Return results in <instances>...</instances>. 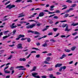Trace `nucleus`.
<instances>
[{
    "mask_svg": "<svg viewBox=\"0 0 78 78\" xmlns=\"http://www.w3.org/2000/svg\"><path fill=\"white\" fill-rule=\"evenodd\" d=\"M16 6V5H11V4H9V5H7L6 7V8H9L10 9H11L12 8H14Z\"/></svg>",
    "mask_w": 78,
    "mask_h": 78,
    "instance_id": "obj_1",
    "label": "nucleus"
},
{
    "mask_svg": "<svg viewBox=\"0 0 78 78\" xmlns=\"http://www.w3.org/2000/svg\"><path fill=\"white\" fill-rule=\"evenodd\" d=\"M36 24H34L32 25H29L26 27V28H33L34 27H35Z\"/></svg>",
    "mask_w": 78,
    "mask_h": 78,
    "instance_id": "obj_2",
    "label": "nucleus"
},
{
    "mask_svg": "<svg viewBox=\"0 0 78 78\" xmlns=\"http://www.w3.org/2000/svg\"><path fill=\"white\" fill-rule=\"evenodd\" d=\"M17 48L22 49L23 48L22 47V44L21 43H20L18 44L17 46Z\"/></svg>",
    "mask_w": 78,
    "mask_h": 78,
    "instance_id": "obj_3",
    "label": "nucleus"
},
{
    "mask_svg": "<svg viewBox=\"0 0 78 78\" xmlns=\"http://www.w3.org/2000/svg\"><path fill=\"white\" fill-rule=\"evenodd\" d=\"M59 12H60V11H59V10H57L53 12H49L48 14H54L55 13H59Z\"/></svg>",
    "mask_w": 78,
    "mask_h": 78,
    "instance_id": "obj_4",
    "label": "nucleus"
},
{
    "mask_svg": "<svg viewBox=\"0 0 78 78\" xmlns=\"http://www.w3.org/2000/svg\"><path fill=\"white\" fill-rule=\"evenodd\" d=\"M62 64H59V63H57L56 65H55V67H60L61 66H62Z\"/></svg>",
    "mask_w": 78,
    "mask_h": 78,
    "instance_id": "obj_5",
    "label": "nucleus"
},
{
    "mask_svg": "<svg viewBox=\"0 0 78 78\" xmlns=\"http://www.w3.org/2000/svg\"><path fill=\"white\" fill-rule=\"evenodd\" d=\"M14 25H15V23H13L10 26L11 28H15L17 27V26H14Z\"/></svg>",
    "mask_w": 78,
    "mask_h": 78,
    "instance_id": "obj_6",
    "label": "nucleus"
},
{
    "mask_svg": "<svg viewBox=\"0 0 78 78\" xmlns=\"http://www.w3.org/2000/svg\"><path fill=\"white\" fill-rule=\"evenodd\" d=\"M70 30H72V29H69V25L67 26L66 28H65V31H70Z\"/></svg>",
    "mask_w": 78,
    "mask_h": 78,
    "instance_id": "obj_7",
    "label": "nucleus"
},
{
    "mask_svg": "<svg viewBox=\"0 0 78 78\" xmlns=\"http://www.w3.org/2000/svg\"><path fill=\"white\" fill-rule=\"evenodd\" d=\"M44 16V13L43 12H40L39 15V17H43Z\"/></svg>",
    "mask_w": 78,
    "mask_h": 78,
    "instance_id": "obj_8",
    "label": "nucleus"
},
{
    "mask_svg": "<svg viewBox=\"0 0 78 78\" xmlns=\"http://www.w3.org/2000/svg\"><path fill=\"white\" fill-rule=\"evenodd\" d=\"M32 75L34 77H35L36 76V75H38V73L36 72H34L32 73Z\"/></svg>",
    "mask_w": 78,
    "mask_h": 78,
    "instance_id": "obj_9",
    "label": "nucleus"
},
{
    "mask_svg": "<svg viewBox=\"0 0 78 78\" xmlns=\"http://www.w3.org/2000/svg\"><path fill=\"white\" fill-rule=\"evenodd\" d=\"M55 7V6L54 5H52L50 7V8H49V10L50 11H53L54 10V9L53 8Z\"/></svg>",
    "mask_w": 78,
    "mask_h": 78,
    "instance_id": "obj_10",
    "label": "nucleus"
},
{
    "mask_svg": "<svg viewBox=\"0 0 78 78\" xmlns=\"http://www.w3.org/2000/svg\"><path fill=\"white\" fill-rule=\"evenodd\" d=\"M25 67L23 66H18L17 67H16V69H20L21 68H24Z\"/></svg>",
    "mask_w": 78,
    "mask_h": 78,
    "instance_id": "obj_11",
    "label": "nucleus"
},
{
    "mask_svg": "<svg viewBox=\"0 0 78 78\" xmlns=\"http://www.w3.org/2000/svg\"><path fill=\"white\" fill-rule=\"evenodd\" d=\"M49 78H56V77L53 76V74H50L49 75Z\"/></svg>",
    "mask_w": 78,
    "mask_h": 78,
    "instance_id": "obj_12",
    "label": "nucleus"
},
{
    "mask_svg": "<svg viewBox=\"0 0 78 78\" xmlns=\"http://www.w3.org/2000/svg\"><path fill=\"white\" fill-rule=\"evenodd\" d=\"M78 25V23H72L71 24V26H73V27H75V26H76Z\"/></svg>",
    "mask_w": 78,
    "mask_h": 78,
    "instance_id": "obj_13",
    "label": "nucleus"
},
{
    "mask_svg": "<svg viewBox=\"0 0 78 78\" xmlns=\"http://www.w3.org/2000/svg\"><path fill=\"white\" fill-rule=\"evenodd\" d=\"M76 46H73L72 48H71L72 51H74L75 50V48H76Z\"/></svg>",
    "mask_w": 78,
    "mask_h": 78,
    "instance_id": "obj_14",
    "label": "nucleus"
},
{
    "mask_svg": "<svg viewBox=\"0 0 78 78\" xmlns=\"http://www.w3.org/2000/svg\"><path fill=\"white\" fill-rule=\"evenodd\" d=\"M69 16V14L68 13H67L64 15L63 17L64 18H66V17H67Z\"/></svg>",
    "mask_w": 78,
    "mask_h": 78,
    "instance_id": "obj_15",
    "label": "nucleus"
},
{
    "mask_svg": "<svg viewBox=\"0 0 78 78\" xmlns=\"http://www.w3.org/2000/svg\"><path fill=\"white\" fill-rule=\"evenodd\" d=\"M5 73H10L11 72L10 71H8V70H6L4 71Z\"/></svg>",
    "mask_w": 78,
    "mask_h": 78,
    "instance_id": "obj_16",
    "label": "nucleus"
},
{
    "mask_svg": "<svg viewBox=\"0 0 78 78\" xmlns=\"http://www.w3.org/2000/svg\"><path fill=\"white\" fill-rule=\"evenodd\" d=\"M19 37L20 38H21V37H25V35H24L20 34L19 35Z\"/></svg>",
    "mask_w": 78,
    "mask_h": 78,
    "instance_id": "obj_17",
    "label": "nucleus"
},
{
    "mask_svg": "<svg viewBox=\"0 0 78 78\" xmlns=\"http://www.w3.org/2000/svg\"><path fill=\"white\" fill-rule=\"evenodd\" d=\"M19 16H18V17H23V16H25L22 13H21L19 15Z\"/></svg>",
    "mask_w": 78,
    "mask_h": 78,
    "instance_id": "obj_18",
    "label": "nucleus"
},
{
    "mask_svg": "<svg viewBox=\"0 0 78 78\" xmlns=\"http://www.w3.org/2000/svg\"><path fill=\"white\" fill-rule=\"evenodd\" d=\"M51 58L50 57H47V58L46 59V61H48V62H49L50 61V58Z\"/></svg>",
    "mask_w": 78,
    "mask_h": 78,
    "instance_id": "obj_19",
    "label": "nucleus"
},
{
    "mask_svg": "<svg viewBox=\"0 0 78 78\" xmlns=\"http://www.w3.org/2000/svg\"><path fill=\"white\" fill-rule=\"evenodd\" d=\"M65 51H66V52H70V49H65Z\"/></svg>",
    "mask_w": 78,
    "mask_h": 78,
    "instance_id": "obj_20",
    "label": "nucleus"
},
{
    "mask_svg": "<svg viewBox=\"0 0 78 78\" xmlns=\"http://www.w3.org/2000/svg\"><path fill=\"white\" fill-rule=\"evenodd\" d=\"M68 25L67 24H63L62 25V27H63V28H64L65 27H67V26H68Z\"/></svg>",
    "mask_w": 78,
    "mask_h": 78,
    "instance_id": "obj_21",
    "label": "nucleus"
},
{
    "mask_svg": "<svg viewBox=\"0 0 78 78\" xmlns=\"http://www.w3.org/2000/svg\"><path fill=\"white\" fill-rule=\"evenodd\" d=\"M66 2H68V3H72V2L70 0H67L66 1Z\"/></svg>",
    "mask_w": 78,
    "mask_h": 78,
    "instance_id": "obj_22",
    "label": "nucleus"
},
{
    "mask_svg": "<svg viewBox=\"0 0 78 78\" xmlns=\"http://www.w3.org/2000/svg\"><path fill=\"white\" fill-rule=\"evenodd\" d=\"M36 66H34L33 67V69L32 70H31V71H35V70L36 69Z\"/></svg>",
    "mask_w": 78,
    "mask_h": 78,
    "instance_id": "obj_23",
    "label": "nucleus"
},
{
    "mask_svg": "<svg viewBox=\"0 0 78 78\" xmlns=\"http://www.w3.org/2000/svg\"><path fill=\"white\" fill-rule=\"evenodd\" d=\"M27 33H34V32L32 30H29L27 31Z\"/></svg>",
    "mask_w": 78,
    "mask_h": 78,
    "instance_id": "obj_24",
    "label": "nucleus"
},
{
    "mask_svg": "<svg viewBox=\"0 0 78 78\" xmlns=\"http://www.w3.org/2000/svg\"><path fill=\"white\" fill-rule=\"evenodd\" d=\"M47 43H45L44 44L42 45V47H47Z\"/></svg>",
    "mask_w": 78,
    "mask_h": 78,
    "instance_id": "obj_25",
    "label": "nucleus"
},
{
    "mask_svg": "<svg viewBox=\"0 0 78 78\" xmlns=\"http://www.w3.org/2000/svg\"><path fill=\"white\" fill-rule=\"evenodd\" d=\"M76 6V4H74L72 5L71 6V8H73V7H75V6Z\"/></svg>",
    "mask_w": 78,
    "mask_h": 78,
    "instance_id": "obj_26",
    "label": "nucleus"
},
{
    "mask_svg": "<svg viewBox=\"0 0 78 78\" xmlns=\"http://www.w3.org/2000/svg\"><path fill=\"white\" fill-rule=\"evenodd\" d=\"M12 58V55H11L8 58V59H11V58Z\"/></svg>",
    "mask_w": 78,
    "mask_h": 78,
    "instance_id": "obj_27",
    "label": "nucleus"
},
{
    "mask_svg": "<svg viewBox=\"0 0 78 78\" xmlns=\"http://www.w3.org/2000/svg\"><path fill=\"white\" fill-rule=\"evenodd\" d=\"M34 34H38V35L40 34V33H39V32H37V31L35 32H34Z\"/></svg>",
    "mask_w": 78,
    "mask_h": 78,
    "instance_id": "obj_28",
    "label": "nucleus"
},
{
    "mask_svg": "<svg viewBox=\"0 0 78 78\" xmlns=\"http://www.w3.org/2000/svg\"><path fill=\"white\" fill-rule=\"evenodd\" d=\"M9 35H8V36H4L3 37V38L4 39H6V38H7V37H9Z\"/></svg>",
    "mask_w": 78,
    "mask_h": 78,
    "instance_id": "obj_29",
    "label": "nucleus"
},
{
    "mask_svg": "<svg viewBox=\"0 0 78 78\" xmlns=\"http://www.w3.org/2000/svg\"><path fill=\"white\" fill-rule=\"evenodd\" d=\"M50 41L53 42H55L56 40H54V39H52L50 40Z\"/></svg>",
    "mask_w": 78,
    "mask_h": 78,
    "instance_id": "obj_30",
    "label": "nucleus"
},
{
    "mask_svg": "<svg viewBox=\"0 0 78 78\" xmlns=\"http://www.w3.org/2000/svg\"><path fill=\"white\" fill-rule=\"evenodd\" d=\"M53 70V68H50L48 69V71H52Z\"/></svg>",
    "mask_w": 78,
    "mask_h": 78,
    "instance_id": "obj_31",
    "label": "nucleus"
},
{
    "mask_svg": "<svg viewBox=\"0 0 78 78\" xmlns=\"http://www.w3.org/2000/svg\"><path fill=\"white\" fill-rule=\"evenodd\" d=\"M4 51H5V50H2L1 51H0V54L1 55V54H2V53H3Z\"/></svg>",
    "mask_w": 78,
    "mask_h": 78,
    "instance_id": "obj_32",
    "label": "nucleus"
},
{
    "mask_svg": "<svg viewBox=\"0 0 78 78\" xmlns=\"http://www.w3.org/2000/svg\"><path fill=\"white\" fill-rule=\"evenodd\" d=\"M26 39H27V42H30L31 41V39H30V38H26Z\"/></svg>",
    "mask_w": 78,
    "mask_h": 78,
    "instance_id": "obj_33",
    "label": "nucleus"
},
{
    "mask_svg": "<svg viewBox=\"0 0 78 78\" xmlns=\"http://www.w3.org/2000/svg\"><path fill=\"white\" fill-rule=\"evenodd\" d=\"M62 69H63V70H64L66 69V66H64L62 67Z\"/></svg>",
    "mask_w": 78,
    "mask_h": 78,
    "instance_id": "obj_34",
    "label": "nucleus"
},
{
    "mask_svg": "<svg viewBox=\"0 0 78 78\" xmlns=\"http://www.w3.org/2000/svg\"><path fill=\"white\" fill-rule=\"evenodd\" d=\"M22 2V0H17L15 1V2L19 3Z\"/></svg>",
    "mask_w": 78,
    "mask_h": 78,
    "instance_id": "obj_35",
    "label": "nucleus"
},
{
    "mask_svg": "<svg viewBox=\"0 0 78 78\" xmlns=\"http://www.w3.org/2000/svg\"><path fill=\"white\" fill-rule=\"evenodd\" d=\"M44 63L45 64H50V63H49L48 62H47V61H44Z\"/></svg>",
    "mask_w": 78,
    "mask_h": 78,
    "instance_id": "obj_36",
    "label": "nucleus"
},
{
    "mask_svg": "<svg viewBox=\"0 0 78 78\" xmlns=\"http://www.w3.org/2000/svg\"><path fill=\"white\" fill-rule=\"evenodd\" d=\"M9 31L8 30H7V31H5L4 32V34H6V33H9Z\"/></svg>",
    "mask_w": 78,
    "mask_h": 78,
    "instance_id": "obj_37",
    "label": "nucleus"
},
{
    "mask_svg": "<svg viewBox=\"0 0 78 78\" xmlns=\"http://www.w3.org/2000/svg\"><path fill=\"white\" fill-rule=\"evenodd\" d=\"M9 67V66H7L5 67L4 68V70L5 71V70H6V69H8Z\"/></svg>",
    "mask_w": 78,
    "mask_h": 78,
    "instance_id": "obj_38",
    "label": "nucleus"
},
{
    "mask_svg": "<svg viewBox=\"0 0 78 78\" xmlns=\"http://www.w3.org/2000/svg\"><path fill=\"white\" fill-rule=\"evenodd\" d=\"M60 34L59 33H58L57 34H56V35L54 37H58L59 35Z\"/></svg>",
    "mask_w": 78,
    "mask_h": 78,
    "instance_id": "obj_39",
    "label": "nucleus"
},
{
    "mask_svg": "<svg viewBox=\"0 0 78 78\" xmlns=\"http://www.w3.org/2000/svg\"><path fill=\"white\" fill-rule=\"evenodd\" d=\"M37 14V13H34L33 14V16H31V17H34V16L36 15Z\"/></svg>",
    "mask_w": 78,
    "mask_h": 78,
    "instance_id": "obj_40",
    "label": "nucleus"
},
{
    "mask_svg": "<svg viewBox=\"0 0 78 78\" xmlns=\"http://www.w3.org/2000/svg\"><path fill=\"white\" fill-rule=\"evenodd\" d=\"M78 34V33L76 32L73 34H72V35L73 36H74L75 35H76V34Z\"/></svg>",
    "mask_w": 78,
    "mask_h": 78,
    "instance_id": "obj_41",
    "label": "nucleus"
},
{
    "mask_svg": "<svg viewBox=\"0 0 78 78\" xmlns=\"http://www.w3.org/2000/svg\"><path fill=\"white\" fill-rule=\"evenodd\" d=\"M5 65H6V64H3V65H1L0 66V68H2V67H4V66H5Z\"/></svg>",
    "mask_w": 78,
    "mask_h": 78,
    "instance_id": "obj_42",
    "label": "nucleus"
},
{
    "mask_svg": "<svg viewBox=\"0 0 78 78\" xmlns=\"http://www.w3.org/2000/svg\"><path fill=\"white\" fill-rule=\"evenodd\" d=\"M54 19H58V17L56 16H54L53 17Z\"/></svg>",
    "mask_w": 78,
    "mask_h": 78,
    "instance_id": "obj_43",
    "label": "nucleus"
},
{
    "mask_svg": "<svg viewBox=\"0 0 78 78\" xmlns=\"http://www.w3.org/2000/svg\"><path fill=\"white\" fill-rule=\"evenodd\" d=\"M32 49H35L36 50H40L38 49V48H32Z\"/></svg>",
    "mask_w": 78,
    "mask_h": 78,
    "instance_id": "obj_44",
    "label": "nucleus"
},
{
    "mask_svg": "<svg viewBox=\"0 0 78 78\" xmlns=\"http://www.w3.org/2000/svg\"><path fill=\"white\" fill-rule=\"evenodd\" d=\"M16 31H17V30H14L13 31V33L14 34H15V33H16Z\"/></svg>",
    "mask_w": 78,
    "mask_h": 78,
    "instance_id": "obj_45",
    "label": "nucleus"
},
{
    "mask_svg": "<svg viewBox=\"0 0 78 78\" xmlns=\"http://www.w3.org/2000/svg\"><path fill=\"white\" fill-rule=\"evenodd\" d=\"M53 30L54 31H57V30H58V28H53Z\"/></svg>",
    "mask_w": 78,
    "mask_h": 78,
    "instance_id": "obj_46",
    "label": "nucleus"
},
{
    "mask_svg": "<svg viewBox=\"0 0 78 78\" xmlns=\"http://www.w3.org/2000/svg\"><path fill=\"white\" fill-rule=\"evenodd\" d=\"M31 54H30L27 57H26V59H28L30 58V56L31 55Z\"/></svg>",
    "mask_w": 78,
    "mask_h": 78,
    "instance_id": "obj_47",
    "label": "nucleus"
},
{
    "mask_svg": "<svg viewBox=\"0 0 78 78\" xmlns=\"http://www.w3.org/2000/svg\"><path fill=\"white\" fill-rule=\"evenodd\" d=\"M66 56H67V55H66L63 54L62 55V57L63 58H65V57H66Z\"/></svg>",
    "mask_w": 78,
    "mask_h": 78,
    "instance_id": "obj_48",
    "label": "nucleus"
},
{
    "mask_svg": "<svg viewBox=\"0 0 78 78\" xmlns=\"http://www.w3.org/2000/svg\"><path fill=\"white\" fill-rule=\"evenodd\" d=\"M13 69H14V67H11L10 68V70H13Z\"/></svg>",
    "mask_w": 78,
    "mask_h": 78,
    "instance_id": "obj_49",
    "label": "nucleus"
},
{
    "mask_svg": "<svg viewBox=\"0 0 78 78\" xmlns=\"http://www.w3.org/2000/svg\"><path fill=\"white\" fill-rule=\"evenodd\" d=\"M10 3V1H9L6 2L5 4V5H8V3Z\"/></svg>",
    "mask_w": 78,
    "mask_h": 78,
    "instance_id": "obj_50",
    "label": "nucleus"
},
{
    "mask_svg": "<svg viewBox=\"0 0 78 78\" xmlns=\"http://www.w3.org/2000/svg\"><path fill=\"white\" fill-rule=\"evenodd\" d=\"M47 56H51V55H52L51 54V53H48V54L47 55Z\"/></svg>",
    "mask_w": 78,
    "mask_h": 78,
    "instance_id": "obj_51",
    "label": "nucleus"
},
{
    "mask_svg": "<svg viewBox=\"0 0 78 78\" xmlns=\"http://www.w3.org/2000/svg\"><path fill=\"white\" fill-rule=\"evenodd\" d=\"M36 44L37 45V46H39L41 45V44L39 43H37Z\"/></svg>",
    "mask_w": 78,
    "mask_h": 78,
    "instance_id": "obj_52",
    "label": "nucleus"
},
{
    "mask_svg": "<svg viewBox=\"0 0 78 78\" xmlns=\"http://www.w3.org/2000/svg\"><path fill=\"white\" fill-rule=\"evenodd\" d=\"M41 78H47V76H41Z\"/></svg>",
    "mask_w": 78,
    "mask_h": 78,
    "instance_id": "obj_53",
    "label": "nucleus"
},
{
    "mask_svg": "<svg viewBox=\"0 0 78 78\" xmlns=\"http://www.w3.org/2000/svg\"><path fill=\"white\" fill-rule=\"evenodd\" d=\"M61 37H62V38L63 37H66V36L65 35H61L60 36Z\"/></svg>",
    "mask_w": 78,
    "mask_h": 78,
    "instance_id": "obj_54",
    "label": "nucleus"
},
{
    "mask_svg": "<svg viewBox=\"0 0 78 78\" xmlns=\"http://www.w3.org/2000/svg\"><path fill=\"white\" fill-rule=\"evenodd\" d=\"M47 29H48V28H45L44 29H43V30H42V31H46V30H47Z\"/></svg>",
    "mask_w": 78,
    "mask_h": 78,
    "instance_id": "obj_55",
    "label": "nucleus"
},
{
    "mask_svg": "<svg viewBox=\"0 0 78 78\" xmlns=\"http://www.w3.org/2000/svg\"><path fill=\"white\" fill-rule=\"evenodd\" d=\"M56 74H57V75H61V73L59 72H57L56 73Z\"/></svg>",
    "mask_w": 78,
    "mask_h": 78,
    "instance_id": "obj_56",
    "label": "nucleus"
},
{
    "mask_svg": "<svg viewBox=\"0 0 78 78\" xmlns=\"http://www.w3.org/2000/svg\"><path fill=\"white\" fill-rule=\"evenodd\" d=\"M36 58H39L40 57V55H36Z\"/></svg>",
    "mask_w": 78,
    "mask_h": 78,
    "instance_id": "obj_57",
    "label": "nucleus"
},
{
    "mask_svg": "<svg viewBox=\"0 0 78 78\" xmlns=\"http://www.w3.org/2000/svg\"><path fill=\"white\" fill-rule=\"evenodd\" d=\"M67 22V21L66 20H65L63 21H60V22L63 23V22Z\"/></svg>",
    "mask_w": 78,
    "mask_h": 78,
    "instance_id": "obj_58",
    "label": "nucleus"
},
{
    "mask_svg": "<svg viewBox=\"0 0 78 78\" xmlns=\"http://www.w3.org/2000/svg\"><path fill=\"white\" fill-rule=\"evenodd\" d=\"M42 25L41 23H38L37 24V25L39 27V26H40V25Z\"/></svg>",
    "mask_w": 78,
    "mask_h": 78,
    "instance_id": "obj_59",
    "label": "nucleus"
},
{
    "mask_svg": "<svg viewBox=\"0 0 78 78\" xmlns=\"http://www.w3.org/2000/svg\"><path fill=\"white\" fill-rule=\"evenodd\" d=\"M27 38H22L21 39V41H24V40H25L26 39H27Z\"/></svg>",
    "mask_w": 78,
    "mask_h": 78,
    "instance_id": "obj_60",
    "label": "nucleus"
},
{
    "mask_svg": "<svg viewBox=\"0 0 78 78\" xmlns=\"http://www.w3.org/2000/svg\"><path fill=\"white\" fill-rule=\"evenodd\" d=\"M52 34H53L52 33H49L48 34V35H49V36H50V35H52Z\"/></svg>",
    "mask_w": 78,
    "mask_h": 78,
    "instance_id": "obj_61",
    "label": "nucleus"
},
{
    "mask_svg": "<svg viewBox=\"0 0 78 78\" xmlns=\"http://www.w3.org/2000/svg\"><path fill=\"white\" fill-rule=\"evenodd\" d=\"M26 61V58H23V61Z\"/></svg>",
    "mask_w": 78,
    "mask_h": 78,
    "instance_id": "obj_62",
    "label": "nucleus"
},
{
    "mask_svg": "<svg viewBox=\"0 0 78 78\" xmlns=\"http://www.w3.org/2000/svg\"><path fill=\"white\" fill-rule=\"evenodd\" d=\"M27 2H30V3H31V2H33V1L31 0H27Z\"/></svg>",
    "mask_w": 78,
    "mask_h": 78,
    "instance_id": "obj_63",
    "label": "nucleus"
},
{
    "mask_svg": "<svg viewBox=\"0 0 78 78\" xmlns=\"http://www.w3.org/2000/svg\"><path fill=\"white\" fill-rule=\"evenodd\" d=\"M35 78H40V76H36V77H35Z\"/></svg>",
    "mask_w": 78,
    "mask_h": 78,
    "instance_id": "obj_64",
    "label": "nucleus"
}]
</instances>
